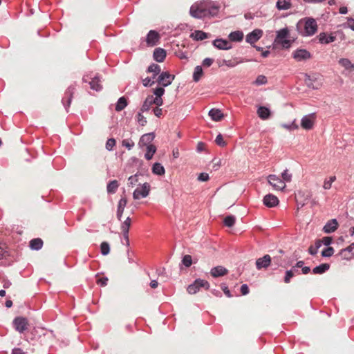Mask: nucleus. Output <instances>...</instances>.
I'll return each mask as SVG.
<instances>
[{"label":"nucleus","instance_id":"obj_1","mask_svg":"<svg viewBox=\"0 0 354 354\" xmlns=\"http://www.w3.org/2000/svg\"><path fill=\"white\" fill-rule=\"evenodd\" d=\"M218 11V7L215 3L203 1L194 3L189 10L192 17L201 19L207 16H214Z\"/></svg>","mask_w":354,"mask_h":354},{"label":"nucleus","instance_id":"obj_2","mask_svg":"<svg viewBox=\"0 0 354 354\" xmlns=\"http://www.w3.org/2000/svg\"><path fill=\"white\" fill-rule=\"evenodd\" d=\"M297 27L300 34L303 36L313 35L317 30V22L312 18L300 20Z\"/></svg>","mask_w":354,"mask_h":354},{"label":"nucleus","instance_id":"obj_3","mask_svg":"<svg viewBox=\"0 0 354 354\" xmlns=\"http://www.w3.org/2000/svg\"><path fill=\"white\" fill-rule=\"evenodd\" d=\"M289 31L287 28H282L277 32L274 39L275 44H281L283 48H288L290 46L291 41L288 39Z\"/></svg>","mask_w":354,"mask_h":354},{"label":"nucleus","instance_id":"obj_4","mask_svg":"<svg viewBox=\"0 0 354 354\" xmlns=\"http://www.w3.org/2000/svg\"><path fill=\"white\" fill-rule=\"evenodd\" d=\"M200 288H205L206 290H208L209 283L207 281L198 279L195 280L192 284H190L187 290L189 294H195L199 290Z\"/></svg>","mask_w":354,"mask_h":354},{"label":"nucleus","instance_id":"obj_5","mask_svg":"<svg viewBox=\"0 0 354 354\" xmlns=\"http://www.w3.org/2000/svg\"><path fill=\"white\" fill-rule=\"evenodd\" d=\"M150 191V185L148 183H145L142 184L140 187H137L133 193V198L135 200L140 199L141 198H145L147 197Z\"/></svg>","mask_w":354,"mask_h":354},{"label":"nucleus","instance_id":"obj_6","mask_svg":"<svg viewBox=\"0 0 354 354\" xmlns=\"http://www.w3.org/2000/svg\"><path fill=\"white\" fill-rule=\"evenodd\" d=\"M268 182L276 190H283L286 187L284 181L276 175H269L268 176Z\"/></svg>","mask_w":354,"mask_h":354},{"label":"nucleus","instance_id":"obj_7","mask_svg":"<svg viewBox=\"0 0 354 354\" xmlns=\"http://www.w3.org/2000/svg\"><path fill=\"white\" fill-rule=\"evenodd\" d=\"M13 325L15 330L21 333L28 329V321L25 317H17L14 319Z\"/></svg>","mask_w":354,"mask_h":354},{"label":"nucleus","instance_id":"obj_8","mask_svg":"<svg viewBox=\"0 0 354 354\" xmlns=\"http://www.w3.org/2000/svg\"><path fill=\"white\" fill-rule=\"evenodd\" d=\"M83 81L85 82H88L91 88L96 91H100L102 88L101 85V81L98 76H94L92 77L87 75L84 76Z\"/></svg>","mask_w":354,"mask_h":354},{"label":"nucleus","instance_id":"obj_9","mask_svg":"<svg viewBox=\"0 0 354 354\" xmlns=\"http://www.w3.org/2000/svg\"><path fill=\"white\" fill-rule=\"evenodd\" d=\"M174 77L175 76L170 74L169 72H162L159 75L157 82L162 86L165 87L171 84Z\"/></svg>","mask_w":354,"mask_h":354},{"label":"nucleus","instance_id":"obj_10","mask_svg":"<svg viewBox=\"0 0 354 354\" xmlns=\"http://www.w3.org/2000/svg\"><path fill=\"white\" fill-rule=\"evenodd\" d=\"M336 32H321L317 36L319 42L322 44H328L335 41Z\"/></svg>","mask_w":354,"mask_h":354},{"label":"nucleus","instance_id":"obj_11","mask_svg":"<svg viewBox=\"0 0 354 354\" xmlns=\"http://www.w3.org/2000/svg\"><path fill=\"white\" fill-rule=\"evenodd\" d=\"M311 197V193L308 189L299 190L295 194L296 201H299L301 205H305Z\"/></svg>","mask_w":354,"mask_h":354},{"label":"nucleus","instance_id":"obj_12","mask_svg":"<svg viewBox=\"0 0 354 354\" xmlns=\"http://www.w3.org/2000/svg\"><path fill=\"white\" fill-rule=\"evenodd\" d=\"M292 57L296 61L301 62L310 59L311 55L306 49H297L292 53Z\"/></svg>","mask_w":354,"mask_h":354},{"label":"nucleus","instance_id":"obj_13","mask_svg":"<svg viewBox=\"0 0 354 354\" xmlns=\"http://www.w3.org/2000/svg\"><path fill=\"white\" fill-rule=\"evenodd\" d=\"M339 64L344 68L343 74L348 75L354 71V64L347 58H341L338 61Z\"/></svg>","mask_w":354,"mask_h":354},{"label":"nucleus","instance_id":"obj_14","mask_svg":"<svg viewBox=\"0 0 354 354\" xmlns=\"http://www.w3.org/2000/svg\"><path fill=\"white\" fill-rule=\"evenodd\" d=\"M263 35V30L254 29L252 32L246 35L245 40L250 44H254Z\"/></svg>","mask_w":354,"mask_h":354},{"label":"nucleus","instance_id":"obj_15","mask_svg":"<svg viewBox=\"0 0 354 354\" xmlns=\"http://www.w3.org/2000/svg\"><path fill=\"white\" fill-rule=\"evenodd\" d=\"M315 115L310 114L305 115L301 119V125L303 129L308 130L311 129L314 124Z\"/></svg>","mask_w":354,"mask_h":354},{"label":"nucleus","instance_id":"obj_16","mask_svg":"<svg viewBox=\"0 0 354 354\" xmlns=\"http://www.w3.org/2000/svg\"><path fill=\"white\" fill-rule=\"evenodd\" d=\"M339 255L343 259H351L354 257V243L351 244L348 247L345 249L342 250Z\"/></svg>","mask_w":354,"mask_h":354},{"label":"nucleus","instance_id":"obj_17","mask_svg":"<svg viewBox=\"0 0 354 354\" xmlns=\"http://www.w3.org/2000/svg\"><path fill=\"white\" fill-rule=\"evenodd\" d=\"M263 204L268 207H273L279 204V199L273 194H267L263 198Z\"/></svg>","mask_w":354,"mask_h":354},{"label":"nucleus","instance_id":"obj_18","mask_svg":"<svg viewBox=\"0 0 354 354\" xmlns=\"http://www.w3.org/2000/svg\"><path fill=\"white\" fill-rule=\"evenodd\" d=\"M271 263V257L268 254L264 255L256 261V266L258 270L268 268Z\"/></svg>","mask_w":354,"mask_h":354},{"label":"nucleus","instance_id":"obj_19","mask_svg":"<svg viewBox=\"0 0 354 354\" xmlns=\"http://www.w3.org/2000/svg\"><path fill=\"white\" fill-rule=\"evenodd\" d=\"M160 39L159 34L155 30H150L147 37V43L148 46H153L157 44Z\"/></svg>","mask_w":354,"mask_h":354},{"label":"nucleus","instance_id":"obj_20","mask_svg":"<svg viewBox=\"0 0 354 354\" xmlns=\"http://www.w3.org/2000/svg\"><path fill=\"white\" fill-rule=\"evenodd\" d=\"M154 138H155V136L153 133H149L144 134L140 138L138 145L140 147H144V146L147 147L149 145H151V142L153 141Z\"/></svg>","mask_w":354,"mask_h":354},{"label":"nucleus","instance_id":"obj_21","mask_svg":"<svg viewBox=\"0 0 354 354\" xmlns=\"http://www.w3.org/2000/svg\"><path fill=\"white\" fill-rule=\"evenodd\" d=\"M214 46L221 50H228L232 48L230 43L225 39H216L213 42Z\"/></svg>","mask_w":354,"mask_h":354},{"label":"nucleus","instance_id":"obj_22","mask_svg":"<svg viewBox=\"0 0 354 354\" xmlns=\"http://www.w3.org/2000/svg\"><path fill=\"white\" fill-rule=\"evenodd\" d=\"M227 270L223 266H216L213 268L210 271L211 275L213 277H222L227 274Z\"/></svg>","mask_w":354,"mask_h":354},{"label":"nucleus","instance_id":"obj_23","mask_svg":"<svg viewBox=\"0 0 354 354\" xmlns=\"http://www.w3.org/2000/svg\"><path fill=\"white\" fill-rule=\"evenodd\" d=\"M153 59L158 62H162L166 57V51L160 48H156L153 52Z\"/></svg>","mask_w":354,"mask_h":354},{"label":"nucleus","instance_id":"obj_24","mask_svg":"<svg viewBox=\"0 0 354 354\" xmlns=\"http://www.w3.org/2000/svg\"><path fill=\"white\" fill-rule=\"evenodd\" d=\"M127 203V200L126 197H122L119 201L117 209V218H118V220H121Z\"/></svg>","mask_w":354,"mask_h":354},{"label":"nucleus","instance_id":"obj_25","mask_svg":"<svg viewBox=\"0 0 354 354\" xmlns=\"http://www.w3.org/2000/svg\"><path fill=\"white\" fill-rule=\"evenodd\" d=\"M338 223L336 219H332L327 222V223L324 227V231L326 233H331L337 228Z\"/></svg>","mask_w":354,"mask_h":354},{"label":"nucleus","instance_id":"obj_26","mask_svg":"<svg viewBox=\"0 0 354 354\" xmlns=\"http://www.w3.org/2000/svg\"><path fill=\"white\" fill-rule=\"evenodd\" d=\"M258 116L262 120H267L270 116V111L268 108L260 106L257 109Z\"/></svg>","mask_w":354,"mask_h":354},{"label":"nucleus","instance_id":"obj_27","mask_svg":"<svg viewBox=\"0 0 354 354\" xmlns=\"http://www.w3.org/2000/svg\"><path fill=\"white\" fill-rule=\"evenodd\" d=\"M209 115L212 120L216 122L221 121L223 118V114L221 111L216 109H212L209 111Z\"/></svg>","mask_w":354,"mask_h":354},{"label":"nucleus","instance_id":"obj_28","mask_svg":"<svg viewBox=\"0 0 354 354\" xmlns=\"http://www.w3.org/2000/svg\"><path fill=\"white\" fill-rule=\"evenodd\" d=\"M74 90H75V88L73 86H69L66 92V97H67V100H66V104H65V102H66V100L65 98H64L62 100V103L64 104V105L66 106V108L67 109L68 107H69L70 104H71V100H72V95H73V93L74 92Z\"/></svg>","mask_w":354,"mask_h":354},{"label":"nucleus","instance_id":"obj_29","mask_svg":"<svg viewBox=\"0 0 354 354\" xmlns=\"http://www.w3.org/2000/svg\"><path fill=\"white\" fill-rule=\"evenodd\" d=\"M152 173L158 176H163L165 174L164 167L159 162H156L152 167Z\"/></svg>","mask_w":354,"mask_h":354},{"label":"nucleus","instance_id":"obj_30","mask_svg":"<svg viewBox=\"0 0 354 354\" xmlns=\"http://www.w3.org/2000/svg\"><path fill=\"white\" fill-rule=\"evenodd\" d=\"M243 38V33L239 30L232 32L229 35V39L232 41H241Z\"/></svg>","mask_w":354,"mask_h":354},{"label":"nucleus","instance_id":"obj_31","mask_svg":"<svg viewBox=\"0 0 354 354\" xmlns=\"http://www.w3.org/2000/svg\"><path fill=\"white\" fill-rule=\"evenodd\" d=\"M191 37L196 41H201L207 38V34L201 30H195L191 34Z\"/></svg>","mask_w":354,"mask_h":354},{"label":"nucleus","instance_id":"obj_32","mask_svg":"<svg viewBox=\"0 0 354 354\" xmlns=\"http://www.w3.org/2000/svg\"><path fill=\"white\" fill-rule=\"evenodd\" d=\"M152 104H153V95H149L145 100V102L140 109L141 112H145V111H149Z\"/></svg>","mask_w":354,"mask_h":354},{"label":"nucleus","instance_id":"obj_33","mask_svg":"<svg viewBox=\"0 0 354 354\" xmlns=\"http://www.w3.org/2000/svg\"><path fill=\"white\" fill-rule=\"evenodd\" d=\"M43 245V241L41 239H34L30 241V247L32 250H39Z\"/></svg>","mask_w":354,"mask_h":354},{"label":"nucleus","instance_id":"obj_34","mask_svg":"<svg viewBox=\"0 0 354 354\" xmlns=\"http://www.w3.org/2000/svg\"><path fill=\"white\" fill-rule=\"evenodd\" d=\"M156 151V147L153 145L147 146V152L145 155V158L148 160H151Z\"/></svg>","mask_w":354,"mask_h":354},{"label":"nucleus","instance_id":"obj_35","mask_svg":"<svg viewBox=\"0 0 354 354\" xmlns=\"http://www.w3.org/2000/svg\"><path fill=\"white\" fill-rule=\"evenodd\" d=\"M203 75V71L202 67L201 66H197L194 68V72L193 74L194 81L196 82H198L201 80V78L202 77Z\"/></svg>","mask_w":354,"mask_h":354},{"label":"nucleus","instance_id":"obj_36","mask_svg":"<svg viewBox=\"0 0 354 354\" xmlns=\"http://www.w3.org/2000/svg\"><path fill=\"white\" fill-rule=\"evenodd\" d=\"M291 3L288 0H278L277 2V8L279 10H288L290 8Z\"/></svg>","mask_w":354,"mask_h":354},{"label":"nucleus","instance_id":"obj_37","mask_svg":"<svg viewBox=\"0 0 354 354\" xmlns=\"http://www.w3.org/2000/svg\"><path fill=\"white\" fill-rule=\"evenodd\" d=\"M119 187V183L117 180H114L107 185V192L109 194H114Z\"/></svg>","mask_w":354,"mask_h":354},{"label":"nucleus","instance_id":"obj_38","mask_svg":"<svg viewBox=\"0 0 354 354\" xmlns=\"http://www.w3.org/2000/svg\"><path fill=\"white\" fill-rule=\"evenodd\" d=\"M329 265L327 263L321 264L313 268V272L314 274H322L329 269Z\"/></svg>","mask_w":354,"mask_h":354},{"label":"nucleus","instance_id":"obj_39","mask_svg":"<svg viewBox=\"0 0 354 354\" xmlns=\"http://www.w3.org/2000/svg\"><path fill=\"white\" fill-rule=\"evenodd\" d=\"M160 66L156 64H152L148 67L147 69L148 73H153V79H154L155 77L160 73Z\"/></svg>","mask_w":354,"mask_h":354},{"label":"nucleus","instance_id":"obj_40","mask_svg":"<svg viewBox=\"0 0 354 354\" xmlns=\"http://www.w3.org/2000/svg\"><path fill=\"white\" fill-rule=\"evenodd\" d=\"M127 105V102L126 99L124 97H120L115 106V110L117 111H120L123 110Z\"/></svg>","mask_w":354,"mask_h":354},{"label":"nucleus","instance_id":"obj_41","mask_svg":"<svg viewBox=\"0 0 354 354\" xmlns=\"http://www.w3.org/2000/svg\"><path fill=\"white\" fill-rule=\"evenodd\" d=\"M336 180L335 176H330L324 180L323 187L325 189H330L332 186V183Z\"/></svg>","mask_w":354,"mask_h":354},{"label":"nucleus","instance_id":"obj_42","mask_svg":"<svg viewBox=\"0 0 354 354\" xmlns=\"http://www.w3.org/2000/svg\"><path fill=\"white\" fill-rule=\"evenodd\" d=\"M131 224V219L129 217H127L126 218V220L122 223V225H121L122 232H129Z\"/></svg>","mask_w":354,"mask_h":354},{"label":"nucleus","instance_id":"obj_43","mask_svg":"<svg viewBox=\"0 0 354 354\" xmlns=\"http://www.w3.org/2000/svg\"><path fill=\"white\" fill-rule=\"evenodd\" d=\"M267 82V77L265 75H260L257 76L254 83L257 86H260L266 84Z\"/></svg>","mask_w":354,"mask_h":354},{"label":"nucleus","instance_id":"obj_44","mask_svg":"<svg viewBox=\"0 0 354 354\" xmlns=\"http://www.w3.org/2000/svg\"><path fill=\"white\" fill-rule=\"evenodd\" d=\"M236 218L234 216H227L224 219V224L227 227H232L235 223Z\"/></svg>","mask_w":354,"mask_h":354},{"label":"nucleus","instance_id":"obj_45","mask_svg":"<svg viewBox=\"0 0 354 354\" xmlns=\"http://www.w3.org/2000/svg\"><path fill=\"white\" fill-rule=\"evenodd\" d=\"M281 177L283 178V181L284 183H289L292 180V174L289 173V171L288 169L284 170L281 174Z\"/></svg>","mask_w":354,"mask_h":354},{"label":"nucleus","instance_id":"obj_46","mask_svg":"<svg viewBox=\"0 0 354 354\" xmlns=\"http://www.w3.org/2000/svg\"><path fill=\"white\" fill-rule=\"evenodd\" d=\"M101 252L103 255H106L109 253V245L106 242H102L100 245Z\"/></svg>","mask_w":354,"mask_h":354},{"label":"nucleus","instance_id":"obj_47","mask_svg":"<svg viewBox=\"0 0 354 354\" xmlns=\"http://www.w3.org/2000/svg\"><path fill=\"white\" fill-rule=\"evenodd\" d=\"M122 145L130 150L133 147L134 142L131 139H125L122 140Z\"/></svg>","mask_w":354,"mask_h":354},{"label":"nucleus","instance_id":"obj_48","mask_svg":"<svg viewBox=\"0 0 354 354\" xmlns=\"http://www.w3.org/2000/svg\"><path fill=\"white\" fill-rule=\"evenodd\" d=\"M183 265L186 267H189L192 264V258L190 255H185L182 261Z\"/></svg>","mask_w":354,"mask_h":354},{"label":"nucleus","instance_id":"obj_49","mask_svg":"<svg viewBox=\"0 0 354 354\" xmlns=\"http://www.w3.org/2000/svg\"><path fill=\"white\" fill-rule=\"evenodd\" d=\"M138 182V174L131 176L128 179V185H129V186H131V187L136 185Z\"/></svg>","mask_w":354,"mask_h":354},{"label":"nucleus","instance_id":"obj_50","mask_svg":"<svg viewBox=\"0 0 354 354\" xmlns=\"http://www.w3.org/2000/svg\"><path fill=\"white\" fill-rule=\"evenodd\" d=\"M333 253L334 249L332 247H328L322 251V255L325 257H330Z\"/></svg>","mask_w":354,"mask_h":354},{"label":"nucleus","instance_id":"obj_51","mask_svg":"<svg viewBox=\"0 0 354 354\" xmlns=\"http://www.w3.org/2000/svg\"><path fill=\"white\" fill-rule=\"evenodd\" d=\"M8 255V251L5 244L0 243V259H4Z\"/></svg>","mask_w":354,"mask_h":354},{"label":"nucleus","instance_id":"obj_52","mask_svg":"<svg viewBox=\"0 0 354 354\" xmlns=\"http://www.w3.org/2000/svg\"><path fill=\"white\" fill-rule=\"evenodd\" d=\"M115 140L114 138H109L106 141V149L109 151L113 149V147L115 145Z\"/></svg>","mask_w":354,"mask_h":354},{"label":"nucleus","instance_id":"obj_53","mask_svg":"<svg viewBox=\"0 0 354 354\" xmlns=\"http://www.w3.org/2000/svg\"><path fill=\"white\" fill-rule=\"evenodd\" d=\"M137 121L141 126H145L147 124V120L141 113H138Z\"/></svg>","mask_w":354,"mask_h":354},{"label":"nucleus","instance_id":"obj_54","mask_svg":"<svg viewBox=\"0 0 354 354\" xmlns=\"http://www.w3.org/2000/svg\"><path fill=\"white\" fill-rule=\"evenodd\" d=\"M216 143L221 147H224L226 145V142L224 141L223 136L221 134H218L215 140Z\"/></svg>","mask_w":354,"mask_h":354},{"label":"nucleus","instance_id":"obj_55","mask_svg":"<svg viewBox=\"0 0 354 354\" xmlns=\"http://www.w3.org/2000/svg\"><path fill=\"white\" fill-rule=\"evenodd\" d=\"M153 93L156 97H162L165 93V89L162 87H158L153 90Z\"/></svg>","mask_w":354,"mask_h":354},{"label":"nucleus","instance_id":"obj_56","mask_svg":"<svg viewBox=\"0 0 354 354\" xmlns=\"http://www.w3.org/2000/svg\"><path fill=\"white\" fill-rule=\"evenodd\" d=\"M209 178V174L207 173H201L198 176V180L201 182L207 181Z\"/></svg>","mask_w":354,"mask_h":354},{"label":"nucleus","instance_id":"obj_57","mask_svg":"<svg viewBox=\"0 0 354 354\" xmlns=\"http://www.w3.org/2000/svg\"><path fill=\"white\" fill-rule=\"evenodd\" d=\"M294 276V274L292 270H288L286 272V276L284 277L285 283H288L290 281V279Z\"/></svg>","mask_w":354,"mask_h":354},{"label":"nucleus","instance_id":"obj_58","mask_svg":"<svg viewBox=\"0 0 354 354\" xmlns=\"http://www.w3.org/2000/svg\"><path fill=\"white\" fill-rule=\"evenodd\" d=\"M153 104H156L158 106H162L163 104V100L161 97H153Z\"/></svg>","mask_w":354,"mask_h":354},{"label":"nucleus","instance_id":"obj_59","mask_svg":"<svg viewBox=\"0 0 354 354\" xmlns=\"http://www.w3.org/2000/svg\"><path fill=\"white\" fill-rule=\"evenodd\" d=\"M154 83L150 77H146L142 80V84L145 86H151Z\"/></svg>","mask_w":354,"mask_h":354},{"label":"nucleus","instance_id":"obj_60","mask_svg":"<svg viewBox=\"0 0 354 354\" xmlns=\"http://www.w3.org/2000/svg\"><path fill=\"white\" fill-rule=\"evenodd\" d=\"M108 278L101 277L97 279V283L101 286H105L107 284Z\"/></svg>","mask_w":354,"mask_h":354},{"label":"nucleus","instance_id":"obj_61","mask_svg":"<svg viewBox=\"0 0 354 354\" xmlns=\"http://www.w3.org/2000/svg\"><path fill=\"white\" fill-rule=\"evenodd\" d=\"M321 241L322 244L328 246L332 243V238L330 236H325Z\"/></svg>","mask_w":354,"mask_h":354},{"label":"nucleus","instance_id":"obj_62","mask_svg":"<svg viewBox=\"0 0 354 354\" xmlns=\"http://www.w3.org/2000/svg\"><path fill=\"white\" fill-rule=\"evenodd\" d=\"M241 292L243 295H246L249 293V288L247 284H243L241 286Z\"/></svg>","mask_w":354,"mask_h":354},{"label":"nucleus","instance_id":"obj_63","mask_svg":"<svg viewBox=\"0 0 354 354\" xmlns=\"http://www.w3.org/2000/svg\"><path fill=\"white\" fill-rule=\"evenodd\" d=\"M213 59L211 58H205L203 62V65L209 67L213 64Z\"/></svg>","mask_w":354,"mask_h":354},{"label":"nucleus","instance_id":"obj_64","mask_svg":"<svg viewBox=\"0 0 354 354\" xmlns=\"http://www.w3.org/2000/svg\"><path fill=\"white\" fill-rule=\"evenodd\" d=\"M12 354H26V353L20 348H15L12 351Z\"/></svg>","mask_w":354,"mask_h":354}]
</instances>
